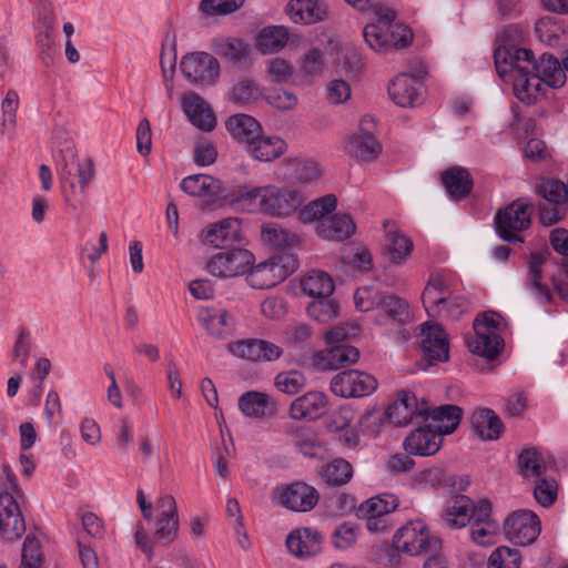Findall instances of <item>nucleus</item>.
Here are the masks:
<instances>
[{
    "label": "nucleus",
    "mask_w": 568,
    "mask_h": 568,
    "mask_svg": "<svg viewBox=\"0 0 568 568\" xmlns=\"http://www.w3.org/2000/svg\"><path fill=\"white\" fill-rule=\"evenodd\" d=\"M399 505L398 498L393 494H383L372 497L359 506L364 518L389 516Z\"/></svg>",
    "instance_id": "42"
},
{
    "label": "nucleus",
    "mask_w": 568,
    "mask_h": 568,
    "mask_svg": "<svg viewBox=\"0 0 568 568\" xmlns=\"http://www.w3.org/2000/svg\"><path fill=\"white\" fill-rule=\"evenodd\" d=\"M374 119L369 115L362 118L359 133L351 136L347 143V152L355 159L364 162L375 160L382 152V145L374 138Z\"/></svg>",
    "instance_id": "16"
},
{
    "label": "nucleus",
    "mask_w": 568,
    "mask_h": 568,
    "mask_svg": "<svg viewBox=\"0 0 568 568\" xmlns=\"http://www.w3.org/2000/svg\"><path fill=\"white\" fill-rule=\"evenodd\" d=\"M260 95V87L253 79L247 77L239 78L229 93L230 101L237 105L253 103L258 100Z\"/></svg>",
    "instance_id": "45"
},
{
    "label": "nucleus",
    "mask_w": 568,
    "mask_h": 568,
    "mask_svg": "<svg viewBox=\"0 0 568 568\" xmlns=\"http://www.w3.org/2000/svg\"><path fill=\"white\" fill-rule=\"evenodd\" d=\"M302 203L303 195L298 191L266 185L260 201V209L268 215L284 217L295 212Z\"/></svg>",
    "instance_id": "12"
},
{
    "label": "nucleus",
    "mask_w": 568,
    "mask_h": 568,
    "mask_svg": "<svg viewBox=\"0 0 568 568\" xmlns=\"http://www.w3.org/2000/svg\"><path fill=\"white\" fill-rule=\"evenodd\" d=\"M379 307L386 317L398 323H404L410 317L408 303L394 294H385Z\"/></svg>",
    "instance_id": "49"
},
{
    "label": "nucleus",
    "mask_w": 568,
    "mask_h": 568,
    "mask_svg": "<svg viewBox=\"0 0 568 568\" xmlns=\"http://www.w3.org/2000/svg\"><path fill=\"white\" fill-rule=\"evenodd\" d=\"M471 428L481 440H496L504 433V424L490 408L476 409L470 418Z\"/></svg>",
    "instance_id": "31"
},
{
    "label": "nucleus",
    "mask_w": 568,
    "mask_h": 568,
    "mask_svg": "<svg viewBox=\"0 0 568 568\" xmlns=\"http://www.w3.org/2000/svg\"><path fill=\"white\" fill-rule=\"evenodd\" d=\"M323 537L311 527L297 528L286 538L287 550L297 558H306L322 550Z\"/></svg>",
    "instance_id": "20"
},
{
    "label": "nucleus",
    "mask_w": 568,
    "mask_h": 568,
    "mask_svg": "<svg viewBox=\"0 0 568 568\" xmlns=\"http://www.w3.org/2000/svg\"><path fill=\"white\" fill-rule=\"evenodd\" d=\"M251 52L250 43L239 38H229L215 44V53L239 68H247L251 64Z\"/></svg>",
    "instance_id": "36"
},
{
    "label": "nucleus",
    "mask_w": 568,
    "mask_h": 568,
    "mask_svg": "<svg viewBox=\"0 0 568 568\" xmlns=\"http://www.w3.org/2000/svg\"><path fill=\"white\" fill-rule=\"evenodd\" d=\"M244 0H202L201 8L210 14H229L236 11Z\"/></svg>",
    "instance_id": "60"
},
{
    "label": "nucleus",
    "mask_w": 568,
    "mask_h": 568,
    "mask_svg": "<svg viewBox=\"0 0 568 568\" xmlns=\"http://www.w3.org/2000/svg\"><path fill=\"white\" fill-rule=\"evenodd\" d=\"M463 417V409L457 405H442L429 409L428 419L443 435H449L456 430Z\"/></svg>",
    "instance_id": "39"
},
{
    "label": "nucleus",
    "mask_w": 568,
    "mask_h": 568,
    "mask_svg": "<svg viewBox=\"0 0 568 568\" xmlns=\"http://www.w3.org/2000/svg\"><path fill=\"white\" fill-rule=\"evenodd\" d=\"M297 266L298 262L292 254H277L255 266H250L246 281L256 290L272 288L287 278Z\"/></svg>",
    "instance_id": "5"
},
{
    "label": "nucleus",
    "mask_w": 568,
    "mask_h": 568,
    "mask_svg": "<svg viewBox=\"0 0 568 568\" xmlns=\"http://www.w3.org/2000/svg\"><path fill=\"white\" fill-rule=\"evenodd\" d=\"M356 231V225L349 214H334L318 223L316 232L320 237L342 242L349 239Z\"/></svg>",
    "instance_id": "28"
},
{
    "label": "nucleus",
    "mask_w": 568,
    "mask_h": 568,
    "mask_svg": "<svg viewBox=\"0 0 568 568\" xmlns=\"http://www.w3.org/2000/svg\"><path fill=\"white\" fill-rule=\"evenodd\" d=\"M359 358V351L351 345L341 344L325 352H315L314 359L322 369H337L354 364Z\"/></svg>",
    "instance_id": "32"
},
{
    "label": "nucleus",
    "mask_w": 568,
    "mask_h": 568,
    "mask_svg": "<svg viewBox=\"0 0 568 568\" xmlns=\"http://www.w3.org/2000/svg\"><path fill=\"white\" fill-rule=\"evenodd\" d=\"M473 499L466 495H456L450 498L443 510L442 523L450 529H460L471 521L470 510Z\"/></svg>",
    "instance_id": "27"
},
{
    "label": "nucleus",
    "mask_w": 568,
    "mask_h": 568,
    "mask_svg": "<svg viewBox=\"0 0 568 568\" xmlns=\"http://www.w3.org/2000/svg\"><path fill=\"white\" fill-rule=\"evenodd\" d=\"M496 523L487 524H471L470 525V537L471 540L480 546H487L495 542V536L497 532Z\"/></svg>",
    "instance_id": "59"
},
{
    "label": "nucleus",
    "mask_w": 568,
    "mask_h": 568,
    "mask_svg": "<svg viewBox=\"0 0 568 568\" xmlns=\"http://www.w3.org/2000/svg\"><path fill=\"white\" fill-rule=\"evenodd\" d=\"M307 306V314L320 323H328L335 320L339 312L338 303L331 296L313 297Z\"/></svg>",
    "instance_id": "47"
},
{
    "label": "nucleus",
    "mask_w": 568,
    "mask_h": 568,
    "mask_svg": "<svg viewBox=\"0 0 568 568\" xmlns=\"http://www.w3.org/2000/svg\"><path fill=\"white\" fill-rule=\"evenodd\" d=\"M549 255L548 251L532 252L528 262V282L534 288L536 297L541 303H550L552 295L547 285L541 283L542 278V265L546 263Z\"/></svg>",
    "instance_id": "37"
},
{
    "label": "nucleus",
    "mask_w": 568,
    "mask_h": 568,
    "mask_svg": "<svg viewBox=\"0 0 568 568\" xmlns=\"http://www.w3.org/2000/svg\"><path fill=\"white\" fill-rule=\"evenodd\" d=\"M318 498L317 490L303 481L281 485L273 493V499L277 505L300 513L312 510Z\"/></svg>",
    "instance_id": "9"
},
{
    "label": "nucleus",
    "mask_w": 568,
    "mask_h": 568,
    "mask_svg": "<svg viewBox=\"0 0 568 568\" xmlns=\"http://www.w3.org/2000/svg\"><path fill=\"white\" fill-rule=\"evenodd\" d=\"M385 293L371 286H364L356 290L354 294L355 306L361 312H369L382 306Z\"/></svg>",
    "instance_id": "53"
},
{
    "label": "nucleus",
    "mask_w": 568,
    "mask_h": 568,
    "mask_svg": "<svg viewBox=\"0 0 568 568\" xmlns=\"http://www.w3.org/2000/svg\"><path fill=\"white\" fill-rule=\"evenodd\" d=\"M356 529L351 523H344L333 532V544L337 549H347L356 542Z\"/></svg>",
    "instance_id": "62"
},
{
    "label": "nucleus",
    "mask_w": 568,
    "mask_h": 568,
    "mask_svg": "<svg viewBox=\"0 0 568 568\" xmlns=\"http://www.w3.org/2000/svg\"><path fill=\"white\" fill-rule=\"evenodd\" d=\"M386 28L388 51L393 49L406 48L412 43L413 32L408 27L402 23H395L387 26Z\"/></svg>",
    "instance_id": "57"
},
{
    "label": "nucleus",
    "mask_w": 568,
    "mask_h": 568,
    "mask_svg": "<svg viewBox=\"0 0 568 568\" xmlns=\"http://www.w3.org/2000/svg\"><path fill=\"white\" fill-rule=\"evenodd\" d=\"M6 488L0 493V534L8 541L20 539L26 532V520L13 493H20L16 475L3 467Z\"/></svg>",
    "instance_id": "4"
},
{
    "label": "nucleus",
    "mask_w": 568,
    "mask_h": 568,
    "mask_svg": "<svg viewBox=\"0 0 568 568\" xmlns=\"http://www.w3.org/2000/svg\"><path fill=\"white\" fill-rule=\"evenodd\" d=\"M199 321L215 338H226L236 328V318L224 308L205 307L199 313Z\"/></svg>",
    "instance_id": "21"
},
{
    "label": "nucleus",
    "mask_w": 568,
    "mask_h": 568,
    "mask_svg": "<svg viewBox=\"0 0 568 568\" xmlns=\"http://www.w3.org/2000/svg\"><path fill=\"white\" fill-rule=\"evenodd\" d=\"M376 388L377 379L357 369L339 372L331 381V390L344 398L368 396Z\"/></svg>",
    "instance_id": "11"
},
{
    "label": "nucleus",
    "mask_w": 568,
    "mask_h": 568,
    "mask_svg": "<svg viewBox=\"0 0 568 568\" xmlns=\"http://www.w3.org/2000/svg\"><path fill=\"white\" fill-rule=\"evenodd\" d=\"M442 183L453 200L466 197L473 190L470 173L460 166H453L442 173Z\"/></svg>",
    "instance_id": "35"
},
{
    "label": "nucleus",
    "mask_w": 568,
    "mask_h": 568,
    "mask_svg": "<svg viewBox=\"0 0 568 568\" xmlns=\"http://www.w3.org/2000/svg\"><path fill=\"white\" fill-rule=\"evenodd\" d=\"M383 229L385 232V252L389 261L395 264L403 263L414 248L412 240L397 229L395 222L384 221Z\"/></svg>",
    "instance_id": "25"
},
{
    "label": "nucleus",
    "mask_w": 568,
    "mask_h": 568,
    "mask_svg": "<svg viewBox=\"0 0 568 568\" xmlns=\"http://www.w3.org/2000/svg\"><path fill=\"white\" fill-rule=\"evenodd\" d=\"M443 434L428 423L412 430L404 440V449L408 455L432 456L443 445Z\"/></svg>",
    "instance_id": "17"
},
{
    "label": "nucleus",
    "mask_w": 568,
    "mask_h": 568,
    "mask_svg": "<svg viewBox=\"0 0 568 568\" xmlns=\"http://www.w3.org/2000/svg\"><path fill=\"white\" fill-rule=\"evenodd\" d=\"M428 415L427 403L423 400L418 404L416 396L407 390L398 392L397 399L386 409V416L397 426L408 425L414 417H422L427 422Z\"/></svg>",
    "instance_id": "15"
},
{
    "label": "nucleus",
    "mask_w": 568,
    "mask_h": 568,
    "mask_svg": "<svg viewBox=\"0 0 568 568\" xmlns=\"http://www.w3.org/2000/svg\"><path fill=\"white\" fill-rule=\"evenodd\" d=\"M288 31L283 26L264 28L256 38V48L263 53L277 52L286 44Z\"/></svg>",
    "instance_id": "41"
},
{
    "label": "nucleus",
    "mask_w": 568,
    "mask_h": 568,
    "mask_svg": "<svg viewBox=\"0 0 568 568\" xmlns=\"http://www.w3.org/2000/svg\"><path fill=\"white\" fill-rule=\"evenodd\" d=\"M508 74L514 79V91L518 100L526 104H532L541 95V89L546 85L544 79L536 72L526 73L520 71H510Z\"/></svg>",
    "instance_id": "29"
},
{
    "label": "nucleus",
    "mask_w": 568,
    "mask_h": 568,
    "mask_svg": "<svg viewBox=\"0 0 568 568\" xmlns=\"http://www.w3.org/2000/svg\"><path fill=\"white\" fill-rule=\"evenodd\" d=\"M452 294L446 281L438 274L432 275L422 294L427 314L439 313L445 298Z\"/></svg>",
    "instance_id": "38"
},
{
    "label": "nucleus",
    "mask_w": 568,
    "mask_h": 568,
    "mask_svg": "<svg viewBox=\"0 0 568 568\" xmlns=\"http://www.w3.org/2000/svg\"><path fill=\"white\" fill-rule=\"evenodd\" d=\"M521 555L518 549L506 546L496 548L488 558V568H519Z\"/></svg>",
    "instance_id": "50"
},
{
    "label": "nucleus",
    "mask_w": 568,
    "mask_h": 568,
    "mask_svg": "<svg viewBox=\"0 0 568 568\" xmlns=\"http://www.w3.org/2000/svg\"><path fill=\"white\" fill-rule=\"evenodd\" d=\"M242 240L241 222L237 219H225L205 231L204 241L217 248L234 247Z\"/></svg>",
    "instance_id": "26"
},
{
    "label": "nucleus",
    "mask_w": 568,
    "mask_h": 568,
    "mask_svg": "<svg viewBox=\"0 0 568 568\" xmlns=\"http://www.w3.org/2000/svg\"><path fill=\"white\" fill-rule=\"evenodd\" d=\"M420 336L423 359L427 362V365L448 361L449 343L442 325L432 322L423 324Z\"/></svg>",
    "instance_id": "13"
},
{
    "label": "nucleus",
    "mask_w": 568,
    "mask_h": 568,
    "mask_svg": "<svg viewBox=\"0 0 568 568\" xmlns=\"http://www.w3.org/2000/svg\"><path fill=\"white\" fill-rule=\"evenodd\" d=\"M43 562L44 556L40 541L34 536L28 535L23 542L19 568H41Z\"/></svg>",
    "instance_id": "51"
},
{
    "label": "nucleus",
    "mask_w": 568,
    "mask_h": 568,
    "mask_svg": "<svg viewBox=\"0 0 568 568\" xmlns=\"http://www.w3.org/2000/svg\"><path fill=\"white\" fill-rule=\"evenodd\" d=\"M327 404L326 394L311 390L292 402L290 416L295 420H315L325 414Z\"/></svg>",
    "instance_id": "19"
},
{
    "label": "nucleus",
    "mask_w": 568,
    "mask_h": 568,
    "mask_svg": "<svg viewBox=\"0 0 568 568\" xmlns=\"http://www.w3.org/2000/svg\"><path fill=\"white\" fill-rule=\"evenodd\" d=\"M337 205V199L334 194H326L322 197L311 201L300 211V219L304 223L321 220L332 213Z\"/></svg>",
    "instance_id": "44"
},
{
    "label": "nucleus",
    "mask_w": 568,
    "mask_h": 568,
    "mask_svg": "<svg viewBox=\"0 0 568 568\" xmlns=\"http://www.w3.org/2000/svg\"><path fill=\"white\" fill-rule=\"evenodd\" d=\"M394 548L408 556L437 552L442 541L432 536L427 526L422 521L409 523L400 527L393 537Z\"/></svg>",
    "instance_id": "6"
},
{
    "label": "nucleus",
    "mask_w": 568,
    "mask_h": 568,
    "mask_svg": "<svg viewBox=\"0 0 568 568\" xmlns=\"http://www.w3.org/2000/svg\"><path fill=\"white\" fill-rule=\"evenodd\" d=\"M468 308V301L462 296L448 295L442 305L439 313H429V316H438L452 321H458Z\"/></svg>",
    "instance_id": "54"
},
{
    "label": "nucleus",
    "mask_w": 568,
    "mask_h": 568,
    "mask_svg": "<svg viewBox=\"0 0 568 568\" xmlns=\"http://www.w3.org/2000/svg\"><path fill=\"white\" fill-rule=\"evenodd\" d=\"M540 520L531 510L519 509L507 516L504 534L511 542L519 546L532 544L540 534Z\"/></svg>",
    "instance_id": "10"
},
{
    "label": "nucleus",
    "mask_w": 568,
    "mask_h": 568,
    "mask_svg": "<svg viewBox=\"0 0 568 568\" xmlns=\"http://www.w3.org/2000/svg\"><path fill=\"white\" fill-rule=\"evenodd\" d=\"M261 237L263 242L274 247H287L298 242L295 234L290 233L275 223L262 226Z\"/></svg>",
    "instance_id": "48"
},
{
    "label": "nucleus",
    "mask_w": 568,
    "mask_h": 568,
    "mask_svg": "<svg viewBox=\"0 0 568 568\" xmlns=\"http://www.w3.org/2000/svg\"><path fill=\"white\" fill-rule=\"evenodd\" d=\"M488 329L485 323L474 322L475 337L468 341V348L473 354L491 361L501 353L504 339Z\"/></svg>",
    "instance_id": "23"
},
{
    "label": "nucleus",
    "mask_w": 568,
    "mask_h": 568,
    "mask_svg": "<svg viewBox=\"0 0 568 568\" xmlns=\"http://www.w3.org/2000/svg\"><path fill=\"white\" fill-rule=\"evenodd\" d=\"M286 150V143L278 136H267L263 132L247 144L245 151L257 161L271 162L280 158Z\"/></svg>",
    "instance_id": "33"
},
{
    "label": "nucleus",
    "mask_w": 568,
    "mask_h": 568,
    "mask_svg": "<svg viewBox=\"0 0 568 568\" xmlns=\"http://www.w3.org/2000/svg\"><path fill=\"white\" fill-rule=\"evenodd\" d=\"M266 101L278 110L287 111L296 106L297 97L291 91L274 89L266 95Z\"/></svg>",
    "instance_id": "61"
},
{
    "label": "nucleus",
    "mask_w": 568,
    "mask_h": 568,
    "mask_svg": "<svg viewBox=\"0 0 568 568\" xmlns=\"http://www.w3.org/2000/svg\"><path fill=\"white\" fill-rule=\"evenodd\" d=\"M532 211L534 205L527 197H518L499 209L495 216L497 235L505 242L524 243L521 232L530 227Z\"/></svg>",
    "instance_id": "3"
},
{
    "label": "nucleus",
    "mask_w": 568,
    "mask_h": 568,
    "mask_svg": "<svg viewBox=\"0 0 568 568\" xmlns=\"http://www.w3.org/2000/svg\"><path fill=\"white\" fill-rule=\"evenodd\" d=\"M535 191L552 205H560L568 201V184L559 180L544 179L536 185Z\"/></svg>",
    "instance_id": "46"
},
{
    "label": "nucleus",
    "mask_w": 568,
    "mask_h": 568,
    "mask_svg": "<svg viewBox=\"0 0 568 568\" xmlns=\"http://www.w3.org/2000/svg\"><path fill=\"white\" fill-rule=\"evenodd\" d=\"M424 85L420 77L398 74L388 87L392 100L402 108L415 106L423 101Z\"/></svg>",
    "instance_id": "18"
},
{
    "label": "nucleus",
    "mask_w": 568,
    "mask_h": 568,
    "mask_svg": "<svg viewBox=\"0 0 568 568\" xmlns=\"http://www.w3.org/2000/svg\"><path fill=\"white\" fill-rule=\"evenodd\" d=\"M183 192L191 196L220 200L226 196L222 182L212 175L194 174L186 176L180 184Z\"/></svg>",
    "instance_id": "24"
},
{
    "label": "nucleus",
    "mask_w": 568,
    "mask_h": 568,
    "mask_svg": "<svg viewBox=\"0 0 568 568\" xmlns=\"http://www.w3.org/2000/svg\"><path fill=\"white\" fill-rule=\"evenodd\" d=\"M227 351L250 362H273L278 359L283 349L278 345L260 338H247L227 344Z\"/></svg>",
    "instance_id": "14"
},
{
    "label": "nucleus",
    "mask_w": 568,
    "mask_h": 568,
    "mask_svg": "<svg viewBox=\"0 0 568 568\" xmlns=\"http://www.w3.org/2000/svg\"><path fill=\"white\" fill-rule=\"evenodd\" d=\"M321 477L329 486H343L353 477V466L344 458H335L322 468Z\"/></svg>",
    "instance_id": "43"
},
{
    "label": "nucleus",
    "mask_w": 568,
    "mask_h": 568,
    "mask_svg": "<svg viewBox=\"0 0 568 568\" xmlns=\"http://www.w3.org/2000/svg\"><path fill=\"white\" fill-rule=\"evenodd\" d=\"M220 62L211 53L195 51L186 53L180 62V71L189 83L205 88L217 83L220 78Z\"/></svg>",
    "instance_id": "7"
},
{
    "label": "nucleus",
    "mask_w": 568,
    "mask_h": 568,
    "mask_svg": "<svg viewBox=\"0 0 568 568\" xmlns=\"http://www.w3.org/2000/svg\"><path fill=\"white\" fill-rule=\"evenodd\" d=\"M301 286L311 297L331 296L335 285L331 275L324 271H311L301 280Z\"/></svg>",
    "instance_id": "40"
},
{
    "label": "nucleus",
    "mask_w": 568,
    "mask_h": 568,
    "mask_svg": "<svg viewBox=\"0 0 568 568\" xmlns=\"http://www.w3.org/2000/svg\"><path fill=\"white\" fill-rule=\"evenodd\" d=\"M158 516L153 531V541L150 540L143 527L135 532L136 545L146 555L149 561L153 559V544L166 546L173 542L179 532L178 506L172 495L160 496L156 500Z\"/></svg>",
    "instance_id": "2"
},
{
    "label": "nucleus",
    "mask_w": 568,
    "mask_h": 568,
    "mask_svg": "<svg viewBox=\"0 0 568 568\" xmlns=\"http://www.w3.org/2000/svg\"><path fill=\"white\" fill-rule=\"evenodd\" d=\"M225 125L232 138L243 144L244 149L254 139L258 138L262 131L261 123L253 116L244 113L230 116Z\"/></svg>",
    "instance_id": "34"
},
{
    "label": "nucleus",
    "mask_w": 568,
    "mask_h": 568,
    "mask_svg": "<svg viewBox=\"0 0 568 568\" xmlns=\"http://www.w3.org/2000/svg\"><path fill=\"white\" fill-rule=\"evenodd\" d=\"M534 495L536 500L544 507L554 504L557 497V484L555 480L540 479L537 481Z\"/></svg>",
    "instance_id": "63"
},
{
    "label": "nucleus",
    "mask_w": 568,
    "mask_h": 568,
    "mask_svg": "<svg viewBox=\"0 0 568 568\" xmlns=\"http://www.w3.org/2000/svg\"><path fill=\"white\" fill-rule=\"evenodd\" d=\"M239 408L245 416L257 419L272 417L276 412L272 397L256 390L244 393L239 398Z\"/></svg>",
    "instance_id": "30"
},
{
    "label": "nucleus",
    "mask_w": 568,
    "mask_h": 568,
    "mask_svg": "<svg viewBox=\"0 0 568 568\" xmlns=\"http://www.w3.org/2000/svg\"><path fill=\"white\" fill-rule=\"evenodd\" d=\"M494 59L496 71L501 79L507 77L509 67L510 71L536 72L547 87L555 89L561 88L566 82L561 62L549 53L541 54L537 61L531 50L501 45L495 50Z\"/></svg>",
    "instance_id": "1"
},
{
    "label": "nucleus",
    "mask_w": 568,
    "mask_h": 568,
    "mask_svg": "<svg viewBox=\"0 0 568 568\" xmlns=\"http://www.w3.org/2000/svg\"><path fill=\"white\" fill-rule=\"evenodd\" d=\"M285 11L294 23L313 24L327 19L328 7L318 0H290Z\"/></svg>",
    "instance_id": "22"
},
{
    "label": "nucleus",
    "mask_w": 568,
    "mask_h": 568,
    "mask_svg": "<svg viewBox=\"0 0 568 568\" xmlns=\"http://www.w3.org/2000/svg\"><path fill=\"white\" fill-rule=\"evenodd\" d=\"M306 384L305 376L297 371L282 372L275 377V385L282 393L297 394Z\"/></svg>",
    "instance_id": "55"
},
{
    "label": "nucleus",
    "mask_w": 568,
    "mask_h": 568,
    "mask_svg": "<svg viewBox=\"0 0 568 568\" xmlns=\"http://www.w3.org/2000/svg\"><path fill=\"white\" fill-rule=\"evenodd\" d=\"M363 36L373 50L377 52H388L387 28L371 23L364 28Z\"/></svg>",
    "instance_id": "56"
},
{
    "label": "nucleus",
    "mask_w": 568,
    "mask_h": 568,
    "mask_svg": "<svg viewBox=\"0 0 568 568\" xmlns=\"http://www.w3.org/2000/svg\"><path fill=\"white\" fill-rule=\"evenodd\" d=\"M520 474L525 477H539L546 470V465L535 449H525L518 458Z\"/></svg>",
    "instance_id": "52"
},
{
    "label": "nucleus",
    "mask_w": 568,
    "mask_h": 568,
    "mask_svg": "<svg viewBox=\"0 0 568 568\" xmlns=\"http://www.w3.org/2000/svg\"><path fill=\"white\" fill-rule=\"evenodd\" d=\"M254 261L253 254L241 247L222 248L206 263L210 274L217 277H234L247 273Z\"/></svg>",
    "instance_id": "8"
},
{
    "label": "nucleus",
    "mask_w": 568,
    "mask_h": 568,
    "mask_svg": "<svg viewBox=\"0 0 568 568\" xmlns=\"http://www.w3.org/2000/svg\"><path fill=\"white\" fill-rule=\"evenodd\" d=\"M294 165V176L296 181L303 184H310L321 176V169L316 162L308 160H295L293 162Z\"/></svg>",
    "instance_id": "58"
},
{
    "label": "nucleus",
    "mask_w": 568,
    "mask_h": 568,
    "mask_svg": "<svg viewBox=\"0 0 568 568\" xmlns=\"http://www.w3.org/2000/svg\"><path fill=\"white\" fill-rule=\"evenodd\" d=\"M326 92L329 102L341 104L351 98V85L342 79H335L327 84Z\"/></svg>",
    "instance_id": "64"
}]
</instances>
